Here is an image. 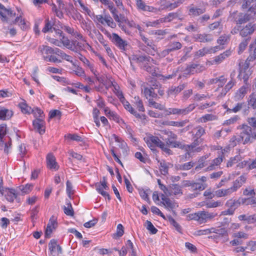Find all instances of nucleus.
<instances>
[{"instance_id": "39448f33", "label": "nucleus", "mask_w": 256, "mask_h": 256, "mask_svg": "<svg viewBox=\"0 0 256 256\" xmlns=\"http://www.w3.org/2000/svg\"><path fill=\"white\" fill-rule=\"evenodd\" d=\"M96 190L98 192L102 194L104 197L108 198V200H110V196L109 194L105 190H108L109 188L108 186L106 178L105 176L102 178V180L100 182H97L95 184Z\"/></svg>"}, {"instance_id": "5701e85b", "label": "nucleus", "mask_w": 256, "mask_h": 256, "mask_svg": "<svg viewBox=\"0 0 256 256\" xmlns=\"http://www.w3.org/2000/svg\"><path fill=\"white\" fill-rule=\"evenodd\" d=\"M193 142L190 144H186V148H190L193 152H200L201 150L200 148H196L202 142V140L199 138H192Z\"/></svg>"}, {"instance_id": "b1692460", "label": "nucleus", "mask_w": 256, "mask_h": 256, "mask_svg": "<svg viewBox=\"0 0 256 256\" xmlns=\"http://www.w3.org/2000/svg\"><path fill=\"white\" fill-rule=\"evenodd\" d=\"M73 48H77V52L80 50H84L86 48L90 47V45L86 40V42H77L76 40L73 41Z\"/></svg>"}, {"instance_id": "c85d7f7f", "label": "nucleus", "mask_w": 256, "mask_h": 256, "mask_svg": "<svg viewBox=\"0 0 256 256\" xmlns=\"http://www.w3.org/2000/svg\"><path fill=\"white\" fill-rule=\"evenodd\" d=\"M250 20V16L248 14H240L238 18L235 19V22L237 24H242Z\"/></svg>"}, {"instance_id": "a878e982", "label": "nucleus", "mask_w": 256, "mask_h": 256, "mask_svg": "<svg viewBox=\"0 0 256 256\" xmlns=\"http://www.w3.org/2000/svg\"><path fill=\"white\" fill-rule=\"evenodd\" d=\"M12 112L4 108H0V120H8L12 116Z\"/></svg>"}, {"instance_id": "ea45409f", "label": "nucleus", "mask_w": 256, "mask_h": 256, "mask_svg": "<svg viewBox=\"0 0 256 256\" xmlns=\"http://www.w3.org/2000/svg\"><path fill=\"white\" fill-rule=\"evenodd\" d=\"M169 164L166 162L164 160H162L160 162V170L161 174L163 175L166 176L168 174Z\"/></svg>"}, {"instance_id": "c9c22d12", "label": "nucleus", "mask_w": 256, "mask_h": 256, "mask_svg": "<svg viewBox=\"0 0 256 256\" xmlns=\"http://www.w3.org/2000/svg\"><path fill=\"white\" fill-rule=\"evenodd\" d=\"M62 42L63 45L66 48H67L71 50L72 52H77V48H73V44H70V40L68 39V38L65 37L64 36H62Z\"/></svg>"}, {"instance_id": "338daca9", "label": "nucleus", "mask_w": 256, "mask_h": 256, "mask_svg": "<svg viewBox=\"0 0 256 256\" xmlns=\"http://www.w3.org/2000/svg\"><path fill=\"white\" fill-rule=\"evenodd\" d=\"M172 148H179L180 149H183L184 148H186V144H185L179 141H172Z\"/></svg>"}, {"instance_id": "72a5a7b5", "label": "nucleus", "mask_w": 256, "mask_h": 256, "mask_svg": "<svg viewBox=\"0 0 256 256\" xmlns=\"http://www.w3.org/2000/svg\"><path fill=\"white\" fill-rule=\"evenodd\" d=\"M194 130L196 131H192V138H200L202 136L205 134V130L202 126H198L194 128Z\"/></svg>"}, {"instance_id": "dca6fc26", "label": "nucleus", "mask_w": 256, "mask_h": 256, "mask_svg": "<svg viewBox=\"0 0 256 256\" xmlns=\"http://www.w3.org/2000/svg\"><path fill=\"white\" fill-rule=\"evenodd\" d=\"M163 20H164V22H170L174 20H182L184 19V16L182 14L180 10H178L175 12L169 13L166 16L162 18Z\"/></svg>"}, {"instance_id": "603ef678", "label": "nucleus", "mask_w": 256, "mask_h": 256, "mask_svg": "<svg viewBox=\"0 0 256 256\" xmlns=\"http://www.w3.org/2000/svg\"><path fill=\"white\" fill-rule=\"evenodd\" d=\"M194 166V163L190 162L182 164H179L178 166V168L182 170H190Z\"/></svg>"}, {"instance_id": "13d9d810", "label": "nucleus", "mask_w": 256, "mask_h": 256, "mask_svg": "<svg viewBox=\"0 0 256 256\" xmlns=\"http://www.w3.org/2000/svg\"><path fill=\"white\" fill-rule=\"evenodd\" d=\"M232 237L238 238H243L246 240L248 238V234L243 232H238L232 234Z\"/></svg>"}, {"instance_id": "864d4df0", "label": "nucleus", "mask_w": 256, "mask_h": 256, "mask_svg": "<svg viewBox=\"0 0 256 256\" xmlns=\"http://www.w3.org/2000/svg\"><path fill=\"white\" fill-rule=\"evenodd\" d=\"M204 206L206 208H214L222 206V203L220 201H211L206 203Z\"/></svg>"}, {"instance_id": "2f4dec72", "label": "nucleus", "mask_w": 256, "mask_h": 256, "mask_svg": "<svg viewBox=\"0 0 256 256\" xmlns=\"http://www.w3.org/2000/svg\"><path fill=\"white\" fill-rule=\"evenodd\" d=\"M240 202L238 200L232 198L230 199L226 202L225 206L228 208L236 210L240 206Z\"/></svg>"}, {"instance_id": "680f3d73", "label": "nucleus", "mask_w": 256, "mask_h": 256, "mask_svg": "<svg viewBox=\"0 0 256 256\" xmlns=\"http://www.w3.org/2000/svg\"><path fill=\"white\" fill-rule=\"evenodd\" d=\"M124 234V228L122 224H118L116 228V232L114 234V238L121 237Z\"/></svg>"}, {"instance_id": "0e129e2a", "label": "nucleus", "mask_w": 256, "mask_h": 256, "mask_svg": "<svg viewBox=\"0 0 256 256\" xmlns=\"http://www.w3.org/2000/svg\"><path fill=\"white\" fill-rule=\"evenodd\" d=\"M240 118L238 116H235L230 118L227 120L224 121V124L228 126L235 124L238 120Z\"/></svg>"}, {"instance_id": "f03ea898", "label": "nucleus", "mask_w": 256, "mask_h": 256, "mask_svg": "<svg viewBox=\"0 0 256 256\" xmlns=\"http://www.w3.org/2000/svg\"><path fill=\"white\" fill-rule=\"evenodd\" d=\"M132 60L138 63L146 62V64L144 66V69L152 75L154 76L155 74V68L148 64V62L154 63L155 61L150 56L146 55L138 56L136 54L132 56Z\"/></svg>"}, {"instance_id": "f3484780", "label": "nucleus", "mask_w": 256, "mask_h": 256, "mask_svg": "<svg viewBox=\"0 0 256 256\" xmlns=\"http://www.w3.org/2000/svg\"><path fill=\"white\" fill-rule=\"evenodd\" d=\"M206 11V8H198L194 4H191L189 6L188 14L192 17H196L204 14Z\"/></svg>"}, {"instance_id": "6ab92c4d", "label": "nucleus", "mask_w": 256, "mask_h": 256, "mask_svg": "<svg viewBox=\"0 0 256 256\" xmlns=\"http://www.w3.org/2000/svg\"><path fill=\"white\" fill-rule=\"evenodd\" d=\"M182 192L181 187L178 184H171L168 186V191L167 196H182Z\"/></svg>"}, {"instance_id": "e433bc0d", "label": "nucleus", "mask_w": 256, "mask_h": 256, "mask_svg": "<svg viewBox=\"0 0 256 256\" xmlns=\"http://www.w3.org/2000/svg\"><path fill=\"white\" fill-rule=\"evenodd\" d=\"M232 194L229 188L227 189H220L214 192L215 196L221 198L229 196Z\"/></svg>"}, {"instance_id": "de8ad7c7", "label": "nucleus", "mask_w": 256, "mask_h": 256, "mask_svg": "<svg viewBox=\"0 0 256 256\" xmlns=\"http://www.w3.org/2000/svg\"><path fill=\"white\" fill-rule=\"evenodd\" d=\"M162 204L168 209L172 210L178 206L176 203L171 200L169 198L166 199L164 202H162Z\"/></svg>"}, {"instance_id": "9b49d317", "label": "nucleus", "mask_w": 256, "mask_h": 256, "mask_svg": "<svg viewBox=\"0 0 256 256\" xmlns=\"http://www.w3.org/2000/svg\"><path fill=\"white\" fill-rule=\"evenodd\" d=\"M256 30V24L250 22L242 28L240 34L242 37H246L251 35Z\"/></svg>"}, {"instance_id": "393cba45", "label": "nucleus", "mask_w": 256, "mask_h": 256, "mask_svg": "<svg viewBox=\"0 0 256 256\" xmlns=\"http://www.w3.org/2000/svg\"><path fill=\"white\" fill-rule=\"evenodd\" d=\"M196 40L200 42H211L213 37L210 34H198L195 36Z\"/></svg>"}, {"instance_id": "2eb2a0df", "label": "nucleus", "mask_w": 256, "mask_h": 256, "mask_svg": "<svg viewBox=\"0 0 256 256\" xmlns=\"http://www.w3.org/2000/svg\"><path fill=\"white\" fill-rule=\"evenodd\" d=\"M196 108L194 104H190L188 106L183 108H174V114L184 116L192 112Z\"/></svg>"}, {"instance_id": "7c9ffc66", "label": "nucleus", "mask_w": 256, "mask_h": 256, "mask_svg": "<svg viewBox=\"0 0 256 256\" xmlns=\"http://www.w3.org/2000/svg\"><path fill=\"white\" fill-rule=\"evenodd\" d=\"M253 44L250 46V54L246 58L244 63H247L250 65V62L254 61L256 59V47L253 49Z\"/></svg>"}, {"instance_id": "6e6d98bb", "label": "nucleus", "mask_w": 256, "mask_h": 256, "mask_svg": "<svg viewBox=\"0 0 256 256\" xmlns=\"http://www.w3.org/2000/svg\"><path fill=\"white\" fill-rule=\"evenodd\" d=\"M247 248V246H238L234 248L233 250V252L235 253H240L242 252L241 256H246L248 254V252H245Z\"/></svg>"}, {"instance_id": "5fc2aeb1", "label": "nucleus", "mask_w": 256, "mask_h": 256, "mask_svg": "<svg viewBox=\"0 0 256 256\" xmlns=\"http://www.w3.org/2000/svg\"><path fill=\"white\" fill-rule=\"evenodd\" d=\"M33 188V185L32 184H26L24 186H22L19 187V189L21 190L23 194H28L31 192Z\"/></svg>"}, {"instance_id": "7ed1b4c3", "label": "nucleus", "mask_w": 256, "mask_h": 256, "mask_svg": "<svg viewBox=\"0 0 256 256\" xmlns=\"http://www.w3.org/2000/svg\"><path fill=\"white\" fill-rule=\"evenodd\" d=\"M242 138L244 140L243 144L252 143L256 138V133L251 126L247 125L243 126L240 133Z\"/></svg>"}, {"instance_id": "cd10ccee", "label": "nucleus", "mask_w": 256, "mask_h": 256, "mask_svg": "<svg viewBox=\"0 0 256 256\" xmlns=\"http://www.w3.org/2000/svg\"><path fill=\"white\" fill-rule=\"evenodd\" d=\"M38 51L40 52L43 56H49V54H52L54 53V48L47 46H40L38 48Z\"/></svg>"}, {"instance_id": "aec40b11", "label": "nucleus", "mask_w": 256, "mask_h": 256, "mask_svg": "<svg viewBox=\"0 0 256 256\" xmlns=\"http://www.w3.org/2000/svg\"><path fill=\"white\" fill-rule=\"evenodd\" d=\"M57 226V222L54 216H52L49 220V222L47 225V227L45 232L46 237L50 238L54 229Z\"/></svg>"}, {"instance_id": "49530a36", "label": "nucleus", "mask_w": 256, "mask_h": 256, "mask_svg": "<svg viewBox=\"0 0 256 256\" xmlns=\"http://www.w3.org/2000/svg\"><path fill=\"white\" fill-rule=\"evenodd\" d=\"M207 186V185L205 184H201L199 182H194L191 188L192 190H198L200 191H202L204 190Z\"/></svg>"}, {"instance_id": "bb28decb", "label": "nucleus", "mask_w": 256, "mask_h": 256, "mask_svg": "<svg viewBox=\"0 0 256 256\" xmlns=\"http://www.w3.org/2000/svg\"><path fill=\"white\" fill-rule=\"evenodd\" d=\"M146 142L148 145L152 148V146H159V145L162 142V141L158 138V137L156 136H150L147 138Z\"/></svg>"}, {"instance_id": "6e6552de", "label": "nucleus", "mask_w": 256, "mask_h": 256, "mask_svg": "<svg viewBox=\"0 0 256 256\" xmlns=\"http://www.w3.org/2000/svg\"><path fill=\"white\" fill-rule=\"evenodd\" d=\"M112 42L120 49L125 50L128 46V42L123 40L118 34L113 33L111 36Z\"/></svg>"}, {"instance_id": "f704fd0d", "label": "nucleus", "mask_w": 256, "mask_h": 256, "mask_svg": "<svg viewBox=\"0 0 256 256\" xmlns=\"http://www.w3.org/2000/svg\"><path fill=\"white\" fill-rule=\"evenodd\" d=\"M212 49L213 48H204L197 51L195 53L194 56L196 58H198L204 56L207 54H212L213 52Z\"/></svg>"}, {"instance_id": "0eeeda50", "label": "nucleus", "mask_w": 256, "mask_h": 256, "mask_svg": "<svg viewBox=\"0 0 256 256\" xmlns=\"http://www.w3.org/2000/svg\"><path fill=\"white\" fill-rule=\"evenodd\" d=\"M206 70L204 66L200 64H192L187 66L184 70V74H194L200 73Z\"/></svg>"}, {"instance_id": "423d86ee", "label": "nucleus", "mask_w": 256, "mask_h": 256, "mask_svg": "<svg viewBox=\"0 0 256 256\" xmlns=\"http://www.w3.org/2000/svg\"><path fill=\"white\" fill-rule=\"evenodd\" d=\"M137 8L144 12H149L158 13L160 11V9L146 5L143 0H136Z\"/></svg>"}, {"instance_id": "69168bd1", "label": "nucleus", "mask_w": 256, "mask_h": 256, "mask_svg": "<svg viewBox=\"0 0 256 256\" xmlns=\"http://www.w3.org/2000/svg\"><path fill=\"white\" fill-rule=\"evenodd\" d=\"M242 186V185L240 184V182H239L238 180H236L233 182L232 186L229 189L230 192L232 193L234 192H236L238 189L240 188Z\"/></svg>"}, {"instance_id": "c03bdc74", "label": "nucleus", "mask_w": 256, "mask_h": 256, "mask_svg": "<svg viewBox=\"0 0 256 256\" xmlns=\"http://www.w3.org/2000/svg\"><path fill=\"white\" fill-rule=\"evenodd\" d=\"M218 119V116L212 114H206L200 118L202 122H206L208 121L216 120Z\"/></svg>"}, {"instance_id": "9d476101", "label": "nucleus", "mask_w": 256, "mask_h": 256, "mask_svg": "<svg viewBox=\"0 0 256 256\" xmlns=\"http://www.w3.org/2000/svg\"><path fill=\"white\" fill-rule=\"evenodd\" d=\"M6 16L12 18L16 16V13L10 9L6 8L4 5L0 3V16L2 21L8 22V18Z\"/></svg>"}, {"instance_id": "4468645a", "label": "nucleus", "mask_w": 256, "mask_h": 256, "mask_svg": "<svg viewBox=\"0 0 256 256\" xmlns=\"http://www.w3.org/2000/svg\"><path fill=\"white\" fill-rule=\"evenodd\" d=\"M46 164L48 168L51 170H57L59 168L56 158L52 154H48L47 155Z\"/></svg>"}, {"instance_id": "a211bd4d", "label": "nucleus", "mask_w": 256, "mask_h": 256, "mask_svg": "<svg viewBox=\"0 0 256 256\" xmlns=\"http://www.w3.org/2000/svg\"><path fill=\"white\" fill-rule=\"evenodd\" d=\"M120 102L122 104L126 110L129 112L131 114H133L136 118H142V116H144V115H141L138 114L131 106L130 102L127 101L125 98L124 100H122Z\"/></svg>"}, {"instance_id": "473e14b6", "label": "nucleus", "mask_w": 256, "mask_h": 256, "mask_svg": "<svg viewBox=\"0 0 256 256\" xmlns=\"http://www.w3.org/2000/svg\"><path fill=\"white\" fill-rule=\"evenodd\" d=\"M188 120H183L180 122L175 121H166L164 122V124L167 126H174L178 128L184 126L188 122Z\"/></svg>"}, {"instance_id": "3c124183", "label": "nucleus", "mask_w": 256, "mask_h": 256, "mask_svg": "<svg viewBox=\"0 0 256 256\" xmlns=\"http://www.w3.org/2000/svg\"><path fill=\"white\" fill-rule=\"evenodd\" d=\"M67 206H64V210L66 214L69 216H73L74 214V212L70 202H68L66 204Z\"/></svg>"}, {"instance_id": "052dcab7", "label": "nucleus", "mask_w": 256, "mask_h": 256, "mask_svg": "<svg viewBox=\"0 0 256 256\" xmlns=\"http://www.w3.org/2000/svg\"><path fill=\"white\" fill-rule=\"evenodd\" d=\"M43 58L44 60L49 62H58L60 63L62 62V61L58 59L55 56H52L51 54L50 56H45L44 55L43 56Z\"/></svg>"}, {"instance_id": "58836bf2", "label": "nucleus", "mask_w": 256, "mask_h": 256, "mask_svg": "<svg viewBox=\"0 0 256 256\" xmlns=\"http://www.w3.org/2000/svg\"><path fill=\"white\" fill-rule=\"evenodd\" d=\"M108 118L110 119H112L118 124H120V125H122V124L124 125H126V123L124 122V120L120 118V116L114 112H111V114H110Z\"/></svg>"}, {"instance_id": "37998d69", "label": "nucleus", "mask_w": 256, "mask_h": 256, "mask_svg": "<svg viewBox=\"0 0 256 256\" xmlns=\"http://www.w3.org/2000/svg\"><path fill=\"white\" fill-rule=\"evenodd\" d=\"M112 86H113V92H114L117 96L119 98L120 101L122 100H124V97L122 94V92L120 90L119 86L116 84H112Z\"/></svg>"}, {"instance_id": "774afa93", "label": "nucleus", "mask_w": 256, "mask_h": 256, "mask_svg": "<svg viewBox=\"0 0 256 256\" xmlns=\"http://www.w3.org/2000/svg\"><path fill=\"white\" fill-rule=\"evenodd\" d=\"M52 25L51 23V22L48 20V19H46L45 20V26L44 28H43L42 32H46L50 30H52Z\"/></svg>"}, {"instance_id": "a18cd8bd", "label": "nucleus", "mask_w": 256, "mask_h": 256, "mask_svg": "<svg viewBox=\"0 0 256 256\" xmlns=\"http://www.w3.org/2000/svg\"><path fill=\"white\" fill-rule=\"evenodd\" d=\"M248 102V105L250 106L253 109H256V94L252 92L249 96Z\"/></svg>"}, {"instance_id": "4d7b16f0", "label": "nucleus", "mask_w": 256, "mask_h": 256, "mask_svg": "<svg viewBox=\"0 0 256 256\" xmlns=\"http://www.w3.org/2000/svg\"><path fill=\"white\" fill-rule=\"evenodd\" d=\"M146 228L150 232L151 234H154L157 232L158 230L154 228L152 224L150 221L146 220Z\"/></svg>"}, {"instance_id": "09e8293b", "label": "nucleus", "mask_w": 256, "mask_h": 256, "mask_svg": "<svg viewBox=\"0 0 256 256\" xmlns=\"http://www.w3.org/2000/svg\"><path fill=\"white\" fill-rule=\"evenodd\" d=\"M244 140L242 138V136L240 134L239 136H234L230 139L231 146H236L237 144L243 142Z\"/></svg>"}, {"instance_id": "ddd939ff", "label": "nucleus", "mask_w": 256, "mask_h": 256, "mask_svg": "<svg viewBox=\"0 0 256 256\" xmlns=\"http://www.w3.org/2000/svg\"><path fill=\"white\" fill-rule=\"evenodd\" d=\"M248 86L244 84L238 88L234 93V100L236 102L242 100L247 94Z\"/></svg>"}, {"instance_id": "a19ab883", "label": "nucleus", "mask_w": 256, "mask_h": 256, "mask_svg": "<svg viewBox=\"0 0 256 256\" xmlns=\"http://www.w3.org/2000/svg\"><path fill=\"white\" fill-rule=\"evenodd\" d=\"M182 150L186 151V152L180 156V160L181 162H185L188 160L192 157V154L194 152L187 148H184Z\"/></svg>"}, {"instance_id": "4be33fe9", "label": "nucleus", "mask_w": 256, "mask_h": 256, "mask_svg": "<svg viewBox=\"0 0 256 256\" xmlns=\"http://www.w3.org/2000/svg\"><path fill=\"white\" fill-rule=\"evenodd\" d=\"M186 86V84H180L178 86H172L168 90V94L170 96L172 95H176L182 91Z\"/></svg>"}, {"instance_id": "20e7f679", "label": "nucleus", "mask_w": 256, "mask_h": 256, "mask_svg": "<svg viewBox=\"0 0 256 256\" xmlns=\"http://www.w3.org/2000/svg\"><path fill=\"white\" fill-rule=\"evenodd\" d=\"M249 64L247 63H244L242 66H241L240 64V71L238 78L240 79H243L244 84L246 86H250V84L248 83V80L252 74V72L249 69Z\"/></svg>"}, {"instance_id": "8fccbe9b", "label": "nucleus", "mask_w": 256, "mask_h": 256, "mask_svg": "<svg viewBox=\"0 0 256 256\" xmlns=\"http://www.w3.org/2000/svg\"><path fill=\"white\" fill-rule=\"evenodd\" d=\"M148 104L149 106H152L155 108L158 109L160 110H164V106L158 104V102H156L152 98H148Z\"/></svg>"}, {"instance_id": "f8f14e48", "label": "nucleus", "mask_w": 256, "mask_h": 256, "mask_svg": "<svg viewBox=\"0 0 256 256\" xmlns=\"http://www.w3.org/2000/svg\"><path fill=\"white\" fill-rule=\"evenodd\" d=\"M12 140L9 136L6 137L4 139H0V150L8 154L11 149Z\"/></svg>"}, {"instance_id": "bf43d9fd", "label": "nucleus", "mask_w": 256, "mask_h": 256, "mask_svg": "<svg viewBox=\"0 0 256 256\" xmlns=\"http://www.w3.org/2000/svg\"><path fill=\"white\" fill-rule=\"evenodd\" d=\"M168 219L170 224L173 226L177 231L181 232L182 228L180 225L171 216H168Z\"/></svg>"}, {"instance_id": "f257e3e1", "label": "nucleus", "mask_w": 256, "mask_h": 256, "mask_svg": "<svg viewBox=\"0 0 256 256\" xmlns=\"http://www.w3.org/2000/svg\"><path fill=\"white\" fill-rule=\"evenodd\" d=\"M217 216V214L208 212L206 211H199L198 212L190 214L188 217L190 220H195L200 224L206 222L208 220L214 218Z\"/></svg>"}, {"instance_id": "412c9836", "label": "nucleus", "mask_w": 256, "mask_h": 256, "mask_svg": "<svg viewBox=\"0 0 256 256\" xmlns=\"http://www.w3.org/2000/svg\"><path fill=\"white\" fill-rule=\"evenodd\" d=\"M4 193V196L6 200L10 202H13L17 197V193L14 188H8Z\"/></svg>"}, {"instance_id": "79ce46f5", "label": "nucleus", "mask_w": 256, "mask_h": 256, "mask_svg": "<svg viewBox=\"0 0 256 256\" xmlns=\"http://www.w3.org/2000/svg\"><path fill=\"white\" fill-rule=\"evenodd\" d=\"M134 104L140 112H144L145 110L142 100L138 96L134 98Z\"/></svg>"}, {"instance_id": "e2e57ef3", "label": "nucleus", "mask_w": 256, "mask_h": 256, "mask_svg": "<svg viewBox=\"0 0 256 256\" xmlns=\"http://www.w3.org/2000/svg\"><path fill=\"white\" fill-rule=\"evenodd\" d=\"M120 126H122V128H126V132L129 135V137L130 138L134 140V141L136 140V139L133 137V132H134L130 126L127 125L126 124V125H124L122 124V125H120Z\"/></svg>"}, {"instance_id": "1a4fd4ad", "label": "nucleus", "mask_w": 256, "mask_h": 256, "mask_svg": "<svg viewBox=\"0 0 256 256\" xmlns=\"http://www.w3.org/2000/svg\"><path fill=\"white\" fill-rule=\"evenodd\" d=\"M34 130L40 134H43L46 132V122L42 118H37L32 122Z\"/></svg>"}, {"instance_id": "4c0bfd02", "label": "nucleus", "mask_w": 256, "mask_h": 256, "mask_svg": "<svg viewBox=\"0 0 256 256\" xmlns=\"http://www.w3.org/2000/svg\"><path fill=\"white\" fill-rule=\"evenodd\" d=\"M182 44L178 42H172L168 45V48L171 52L180 50L182 48Z\"/></svg>"}, {"instance_id": "c756f323", "label": "nucleus", "mask_w": 256, "mask_h": 256, "mask_svg": "<svg viewBox=\"0 0 256 256\" xmlns=\"http://www.w3.org/2000/svg\"><path fill=\"white\" fill-rule=\"evenodd\" d=\"M231 54V52L230 50H226L220 55L216 56L214 59V62L216 64H220L226 58H228Z\"/></svg>"}]
</instances>
